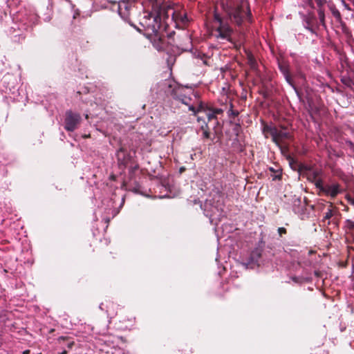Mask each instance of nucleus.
Instances as JSON below:
<instances>
[{
    "instance_id": "nucleus-1",
    "label": "nucleus",
    "mask_w": 354,
    "mask_h": 354,
    "mask_svg": "<svg viewBox=\"0 0 354 354\" xmlns=\"http://www.w3.org/2000/svg\"><path fill=\"white\" fill-rule=\"evenodd\" d=\"M163 13L164 10L160 9L156 13H150L144 16L140 21L142 29L138 28L140 32H144V35L151 40L153 46L158 50H165L169 43L161 32Z\"/></svg>"
},
{
    "instance_id": "nucleus-2",
    "label": "nucleus",
    "mask_w": 354,
    "mask_h": 354,
    "mask_svg": "<svg viewBox=\"0 0 354 354\" xmlns=\"http://www.w3.org/2000/svg\"><path fill=\"white\" fill-rule=\"evenodd\" d=\"M160 86H162L166 93L170 94L174 99L181 102L185 105H188L189 110L192 111L194 115L202 110V104H200L197 109L190 104L192 95H194V92L191 88L179 86L172 80H165L160 83Z\"/></svg>"
},
{
    "instance_id": "nucleus-3",
    "label": "nucleus",
    "mask_w": 354,
    "mask_h": 354,
    "mask_svg": "<svg viewBox=\"0 0 354 354\" xmlns=\"http://www.w3.org/2000/svg\"><path fill=\"white\" fill-rule=\"evenodd\" d=\"M204 213L209 217L212 225H217L224 217L223 196L216 193L212 198H207L204 203Z\"/></svg>"
},
{
    "instance_id": "nucleus-4",
    "label": "nucleus",
    "mask_w": 354,
    "mask_h": 354,
    "mask_svg": "<svg viewBox=\"0 0 354 354\" xmlns=\"http://www.w3.org/2000/svg\"><path fill=\"white\" fill-rule=\"evenodd\" d=\"M39 17L34 8H24L18 12L13 17L16 24L11 29L15 32L17 30H28L37 24Z\"/></svg>"
},
{
    "instance_id": "nucleus-5",
    "label": "nucleus",
    "mask_w": 354,
    "mask_h": 354,
    "mask_svg": "<svg viewBox=\"0 0 354 354\" xmlns=\"http://www.w3.org/2000/svg\"><path fill=\"white\" fill-rule=\"evenodd\" d=\"M263 133L266 138L270 136L272 141L277 145L280 142L289 138V133L285 129H278L274 126L266 125L263 129Z\"/></svg>"
},
{
    "instance_id": "nucleus-6",
    "label": "nucleus",
    "mask_w": 354,
    "mask_h": 354,
    "mask_svg": "<svg viewBox=\"0 0 354 354\" xmlns=\"http://www.w3.org/2000/svg\"><path fill=\"white\" fill-rule=\"evenodd\" d=\"M168 11H171V21L176 28H184L188 25L189 19L184 10H174L173 8L168 7Z\"/></svg>"
},
{
    "instance_id": "nucleus-7",
    "label": "nucleus",
    "mask_w": 354,
    "mask_h": 354,
    "mask_svg": "<svg viewBox=\"0 0 354 354\" xmlns=\"http://www.w3.org/2000/svg\"><path fill=\"white\" fill-rule=\"evenodd\" d=\"M215 24H218V26L216 28L215 36L218 39H229L232 29L230 26L224 22L218 15H214Z\"/></svg>"
},
{
    "instance_id": "nucleus-8",
    "label": "nucleus",
    "mask_w": 354,
    "mask_h": 354,
    "mask_svg": "<svg viewBox=\"0 0 354 354\" xmlns=\"http://www.w3.org/2000/svg\"><path fill=\"white\" fill-rule=\"evenodd\" d=\"M80 121L81 116L79 113L67 111L65 115L64 128L68 131H73L77 128Z\"/></svg>"
},
{
    "instance_id": "nucleus-9",
    "label": "nucleus",
    "mask_w": 354,
    "mask_h": 354,
    "mask_svg": "<svg viewBox=\"0 0 354 354\" xmlns=\"http://www.w3.org/2000/svg\"><path fill=\"white\" fill-rule=\"evenodd\" d=\"M278 67L280 72L283 74L286 82L294 89L297 95L299 96V91L292 81L288 64L283 60H278Z\"/></svg>"
},
{
    "instance_id": "nucleus-10",
    "label": "nucleus",
    "mask_w": 354,
    "mask_h": 354,
    "mask_svg": "<svg viewBox=\"0 0 354 354\" xmlns=\"http://www.w3.org/2000/svg\"><path fill=\"white\" fill-rule=\"evenodd\" d=\"M243 0H237V5L232 8L230 12V17L232 22L238 26H241L243 23Z\"/></svg>"
},
{
    "instance_id": "nucleus-11",
    "label": "nucleus",
    "mask_w": 354,
    "mask_h": 354,
    "mask_svg": "<svg viewBox=\"0 0 354 354\" xmlns=\"http://www.w3.org/2000/svg\"><path fill=\"white\" fill-rule=\"evenodd\" d=\"M344 189L339 183L333 182L331 183L326 184L322 195H325L330 197L331 198H335L338 194L342 193Z\"/></svg>"
},
{
    "instance_id": "nucleus-12",
    "label": "nucleus",
    "mask_w": 354,
    "mask_h": 354,
    "mask_svg": "<svg viewBox=\"0 0 354 354\" xmlns=\"http://www.w3.org/2000/svg\"><path fill=\"white\" fill-rule=\"evenodd\" d=\"M245 55L246 56L248 64L250 66L252 72H253L257 77L261 78V70L259 69V66L256 59L250 53H248L245 50Z\"/></svg>"
},
{
    "instance_id": "nucleus-13",
    "label": "nucleus",
    "mask_w": 354,
    "mask_h": 354,
    "mask_svg": "<svg viewBox=\"0 0 354 354\" xmlns=\"http://www.w3.org/2000/svg\"><path fill=\"white\" fill-rule=\"evenodd\" d=\"M116 156L120 166L125 167L131 160L130 154L122 147H120L117 153Z\"/></svg>"
},
{
    "instance_id": "nucleus-14",
    "label": "nucleus",
    "mask_w": 354,
    "mask_h": 354,
    "mask_svg": "<svg viewBox=\"0 0 354 354\" xmlns=\"http://www.w3.org/2000/svg\"><path fill=\"white\" fill-rule=\"evenodd\" d=\"M261 256V252L259 249H256L254 251L252 252L250 257V261L246 264L245 263V267L246 268H253L256 266H259V259Z\"/></svg>"
},
{
    "instance_id": "nucleus-15",
    "label": "nucleus",
    "mask_w": 354,
    "mask_h": 354,
    "mask_svg": "<svg viewBox=\"0 0 354 354\" xmlns=\"http://www.w3.org/2000/svg\"><path fill=\"white\" fill-rule=\"evenodd\" d=\"M129 8V6L125 2H122L119 4L118 12L122 18H127L128 17Z\"/></svg>"
},
{
    "instance_id": "nucleus-16",
    "label": "nucleus",
    "mask_w": 354,
    "mask_h": 354,
    "mask_svg": "<svg viewBox=\"0 0 354 354\" xmlns=\"http://www.w3.org/2000/svg\"><path fill=\"white\" fill-rule=\"evenodd\" d=\"M314 184L316 188L319 189V194L322 195L326 184L324 183L321 178H317L316 176H315Z\"/></svg>"
},
{
    "instance_id": "nucleus-17",
    "label": "nucleus",
    "mask_w": 354,
    "mask_h": 354,
    "mask_svg": "<svg viewBox=\"0 0 354 354\" xmlns=\"http://www.w3.org/2000/svg\"><path fill=\"white\" fill-rule=\"evenodd\" d=\"M201 121H203V124L201 127V129L203 131V136L205 138H209V132L208 131L207 129V124L200 117L198 118V122H200Z\"/></svg>"
},
{
    "instance_id": "nucleus-18",
    "label": "nucleus",
    "mask_w": 354,
    "mask_h": 354,
    "mask_svg": "<svg viewBox=\"0 0 354 354\" xmlns=\"http://www.w3.org/2000/svg\"><path fill=\"white\" fill-rule=\"evenodd\" d=\"M270 171H271V177L272 178L273 180H279L281 178V171L279 169H274L273 167L269 168Z\"/></svg>"
},
{
    "instance_id": "nucleus-19",
    "label": "nucleus",
    "mask_w": 354,
    "mask_h": 354,
    "mask_svg": "<svg viewBox=\"0 0 354 354\" xmlns=\"http://www.w3.org/2000/svg\"><path fill=\"white\" fill-rule=\"evenodd\" d=\"M291 279L295 283H302L304 282L308 281V278H305L303 277H292Z\"/></svg>"
},
{
    "instance_id": "nucleus-20",
    "label": "nucleus",
    "mask_w": 354,
    "mask_h": 354,
    "mask_svg": "<svg viewBox=\"0 0 354 354\" xmlns=\"http://www.w3.org/2000/svg\"><path fill=\"white\" fill-rule=\"evenodd\" d=\"M160 9H162L164 10V13L162 15V24H167V21H165V18H169V15H171V11H168V8L167 10H165V8H160ZM163 25H162V26Z\"/></svg>"
},
{
    "instance_id": "nucleus-21",
    "label": "nucleus",
    "mask_w": 354,
    "mask_h": 354,
    "mask_svg": "<svg viewBox=\"0 0 354 354\" xmlns=\"http://www.w3.org/2000/svg\"><path fill=\"white\" fill-rule=\"evenodd\" d=\"M318 17L320 24L325 27V16L324 12L322 10H318Z\"/></svg>"
},
{
    "instance_id": "nucleus-22",
    "label": "nucleus",
    "mask_w": 354,
    "mask_h": 354,
    "mask_svg": "<svg viewBox=\"0 0 354 354\" xmlns=\"http://www.w3.org/2000/svg\"><path fill=\"white\" fill-rule=\"evenodd\" d=\"M99 307L102 310H104L105 309L109 316H113L114 315L113 313L111 312V307L110 306H106L105 308H104V303L100 304Z\"/></svg>"
},
{
    "instance_id": "nucleus-23",
    "label": "nucleus",
    "mask_w": 354,
    "mask_h": 354,
    "mask_svg": "<svg viewBox=\"0 0 354 354\" xmlns=\"http://www.w3.org/2000/svg\"><path fill=\"white\" fill-rule=\"evenodd\" d=\"M333 215V210L331 209H328L326 212L324 214V219H330Z\"/></svg>"
},
{
    "instance_id": "nucleus-24",
    "label": "nucleus",
    "mask_w": 354,
    "mask_h": 354,
    "mask_svg": "<svg viewBox=\"0 0 354 354\" xmlns=\"http://www.w3.org/2000/svg\"><path fill=\"white\" fill-rule=\"evenodd\" d=\"M229 115H232L233 117H236L239 115V111H234L232 109V105L230 106V109L227 111Z\"/></svg>"
},
{
    "instance_id": "nucleus-25",
    "label": "nucleus",
    "mask_w": 354,
    "mask_h": 354,
    "mask_svg": "<svg viewBox=\"0 0 354 354\" xmlns=\"http://www.w3.org/2000/svg\"><path fill=\"white\" fill-rule=\"evenodd\" d=\"M241 127L239 124L234 125V131L236 136H239V130L241 129Z\"/></svg>"
},
{
    "instance_id": "nucleus-26",
    "label": "nucleus",
    "mask_w": 354,
    "mask_h": 354,
    "mask_svg": "<svg viewBox=\"0 0 354 354\" xmlns=\"http://www.w3.org/2000/svg\"><path fill=\"white\" fill-rule=\"evenodd\" d=\"M250 12H246L245 11V17H244V19H245V22L247 21H249V22H251V19H250Z\"/></svg>"
},
{
    "instance_id": "nucleus-27",
    "label": "nucleus",
    "mask_w": 354,
    "mask_h": 354,
    "mask_svg": "<svg viewBox=\"0 0 354 354\" xmlns=\"http://www.w3.org/2000/svg\"><path fill=\"white\" fill-rule=\"evenodd\" d=\"M278 232H279V236H281L282 234L286 233V230L284 227H279Z\"/></svg>"
},
{
    "instance_id": "nucleus-28",
    "label": "nucleus",
    "mask_w": 354,
    "mask_h": 354,
    "mask_svg": "<svg viewBox=\"0 0 354 354\" xmlns=\"http://www.w3.org/2000/svg\"><path fill=\"white\" fill-rule=\"evenodd\" d=\"M346 198L347 201H348V202L351 205H353V206L354 207V198H352L351 196H347L346 197Z\"/></svg>"
},
{
    "instance_id": "nucleus-29",
    "label": "nucleus",
    "mask_w": 354,
    "mask_h": 354,
    "mask_svg": "<svg viewBox=\"0 0 354 354\" xmlns=\"http://www.w3.org/2000/svg\"><path fill=\"white\" fill-rule=\"evenodd\" d=\"M207 116L208 120H211L213 118H215V115H214V111L208 113L207 114Z\"/></svg>"
},
{
    "instance_id": "nucleus-30",
    "label": "nucleus",
    "mask_w": 354,
    "mask_h": 354,
    "mask_svg": "<svg viewBox=\"0 0 354 354\" xmlns=\"http://www.w3.org/2000/svg\"><path fill=\"white\" fill-rule=\"evenodd\" d=\"M214 115H218V114H221L223 113V110L222 109H214Z\"/></svg>"
},
{
    "instance_id": "nucleus-31",
    "label": "nucleus",
    "mask_w": 354,
    "mask_h": 354,
    "mask_svg": "<svg viewBox=\"0 0 354 354\" xmlns=\"http://www.w3.org/2000/svg\"><path fill=\"white\" fill-rule=\"evenodd\" d=\"M138 169V166L136 165L135 166H133V167H131L130 168V172L133 173L136 170H137Z\"/></svg>"
},
{
    "instance_id": "nucleus-32",
    "label": "nucleus",
    "mask_w": 354,
    "mask_h": 354,
    "mask_svg": "<svg viewBox=\"0 0 354 354\" xmlns=\"http://www.w3.org/2000/svg\"><path fill=\"white\" fill-rule=\"evenodd\" d=\"M334 15L337 18H340V14L339 12H334Z\"/></svg>"
},
{
    "instance_id": "nucleus-33",
    "label": "nucleus",
    "mask_w": 354,
    "mask_h": 354,
    "mask_svg": "<svg viewBox=\"0 0 354 354\" xmlns=\"http://www.w3.org/2000/svg\"><path fill=\"white\" fill-rule=\"evenodd\" d=\"M306 23H307V24H308V28L309 30H312L311 25L310 24V23H309L308 21H306Z\"/></svg>"
},
{
    "instance_id": "nucleus-34",
    "label": "nucleus",
    "mask_w": 354,
    "mask_h": 354,
    "mask_svg": "<svg viewBox=\"0 0 354 354\" xmlns=\"http://www.w3.org/2000/svg\"><path fill=\"white\" fill-rule=\"evenodd\" d=\"M29 353H30L29 350H26V351H23V354H29Z\"/></svg>"
},
{
    "instance_id": "nucleus-35",
    "label": "nucleus",
    "mask_w": 354,
    "mask_h": 354,
    "mask_svg": "<svg viewBox=\"0 0 354 354\" xmlns=\"http://www.w3.org/2000/svg\"><path fill=\"white\" fill-rule=\"evenodd\" d=\"M46 21H49L50 20V17H47L46 19H44Z\"/></svg>"
},
{
    "instance_id": "nucleus-36",
    "label": "nucleus",
    "mask_w": 354,
    "mask_h": 354,
    "mask_svg": "<svg viewBox=\"0 0 354 354\" xmlns=\"http://www.w3.org/2000/svg\"><path fill=\"white\" fill-rule=\"evenodd\" d=\"M173 34H174V32L169 33V35H168L169 36V39L172 36Z\"/></svg>"
},
{
    "instance_id": "nucleus-37",
    "label": "nucleus",
    "mask_w": 354,
    "mask_h": 354,
    "mask_svg": "<svg viewBox=\"0 0 354 354\" xmlns=\"http://www.w3.org/2000/svg\"><path fill=\"white\" fill-rule=\"evenodd\" d=\"M315 275L319 276L318 272L315 271Z\"/></svg>"
},
{
    "instance_id": "nucleus-38",
    "label": "nucleus",
    "mask_w": 354,
    "mask_h": 354,
    "mask_svg": "<svg viewBox=\"0 0 354 354\" xmlns=\"http://www.w3.org/2000/svg\"><path fill=\"white\" fill-rule=\"evenodd\" d=\"M247 75H248V74H247L246 71H245V74H244L245 77Z\"/></svg>"
},
{
    "instance_id": "nucleus-39",
    "label": "nucleus",
    "mask_w": 354,
    "mask_h": 354,
    "mask_svg": "<svg viewBox=\"0 0 354 354\" xmlns=\"http://www.w3.org/2000/svg\"><path fill=\"white\" fill-rule=\"evenodd\" d=\"M61 354H66V351H63Z\"/></svg>"
},
{
    "instance_id": "nucleus-40",
    "label": "nucleus",
    "mask_w": 354,
    "mask_h": 354,
    "mask_svg": "<svg viewBox=\"0 0 354 354\" xmlns=\"http://www.w3.org/2000/svg\"><path fill=\"white\" fill-rule=\"evenodd\" d=\"M77 15H79L78 13H77ZM76 17V13L73 16V18H75Z\"/></svg>"
},
{
    "instance_id": "nucleus-41",
    "label": "nucleus",
    "mask_w": 354,
    "mask_h": 354,
    "mask_svg": "<svg viewBox=\"0 0 354 354\" xmlns=\"http://www.w3.org/2000/svg\"><path fill=\"white\" fill-rule=\"evenodd\" d=\"M214 26H216V28L218 26V25L216 26V24H214Z\"/></svg>"
}]
</instances>
